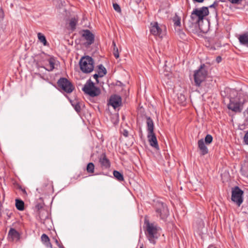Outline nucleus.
Returning a JSON list of instances; mask_svg holds the SVG:
<instances>
[{"label": "nucleus", "mask_w": 248, "mask_h": 248, "mask_svg": "<svg viewBox=\"0 0 248 248\" xmlns=\"http://www.w3.org/2000/svg\"><path fill=\"white\" fill-rule=\"evenodd\" d=\"M209 11L207 7H203L200 9H195L192 12L191 18L193 23H197L199 25L201 30L205 32L202 23L203 22V18L208 15Z\"/></svg>", "instance_id": "1"}, {"label": "nucleus", "mask_w": 248, "mask_h": 248, "mask_svg": "<svg viewBox=\"0 0 248 248\" xmlns=\"http://www.w3.org/2000/svg\"><path fill=\"white\" fill-rule=\"evenodd\" d=\"M145 224L146 228L145 232L146 236L150 242L154 245L159 236L158 232L159 228L154 223H150L147 220L145 221Z\"/></svg>", "instance_id": "2"}, {"label": "nucleus", "mask_w": 248, "mask_h": 248, "mask_svg": "<svg viewBox=\"0 0 248 248\" xmlns=\"http://www.w3.org/2000/svg\"><path fill=\"white\" fill-rule=\"evenodd\" d=\"M81 71L85 74L91 73L94 69V61L89 56L82 57L79 62Z\"/></svg>", "instance_id": "3"}, {"label": "nucleus", "mask_w": 248, "mask_h": 248, "mask_svg": "<svg viewBox=\"0 0 248 248\" xmlns=\"http://www.w3.org/2000/svg\"><path fill=\"white\" fill-rule=\"evenodd\" d=\"M82 90L85 94L92 97L98 96L101 93L100 89L91 79L87 81Z\"/></svg>", "instance_id": "4"}, {"label": "nucleus", "mask_w": 248, "mask_h": 248, "mask_svg": "<svg viewBox=\"0 0 248 248\" xmlns=\"http://www.w3.org/2000/svg\"><path fill=\"white\" fill-rule=\"evenodd\" d=\"M207 75V71L205 68V65H201L200 68L194 72V79L195 85L199 86Z\"/></svg>", "instance_id": "5"}, {"label": "nucleus", "mask_w": 248, "mask_h": 248, "mask_svg": "<svg viewBox=\"0 0 248 248\" xmlns=\"http://www.w3.org/2000/svg\"><path fill=\"white\" fill-rule=\"evenodd\" d=\"M155 212L156 216L163 220L166 219L169 215V212L167 206L162 202L156 203Z\"/></svg>", "instance_id": "6"}, {"label": "nucleus", "mask_w": 248, "mask_h": 248, "mask_svg": "<svg viewBox=\"0 0 248 248\" xmlns=\"http://www.w3.org/2000/svg\"><path fill=\"white\" fill-rule=\"evenodd\" d=\"M244 192L238 186H236L232 189L231 199L239 206L243 202V195Z\"/></svg>", "instance_id": "7"}, {"label": "nucleus", "mask_w": 248, "mask_h": 248, "mask_svg": "<svg viewBox=\"0 0 248 248\" xmlns=\"http://www.w3.org/2000/svg\"><path fill=\"white\" fill-rule=\"evenodd\" d=\"M165 27L162 24H158L157 22L151 23L150 32L155 36L159 38H162L164 35V30Z\"/></svg>", "instance_id": "8"}, {"label": "nucleus", "mask_w": 248, "mask_h": 248, "mask_svg": "<svg viewBox=\"0 0 248 248\" xmlns=\"http://www.w3.org/2000/svg\"><path fill=\"white\" fill-rule=\"evenodd\" d=\"M58 86L64 92L70 93L74 89L72 83L66 78H62L58 81Z\"/></svg>", "instance_id": "9"}, {"label": "nucleus", "mask_w": 248, "mask_h": 248, "mask_svg": "<svg viewBox=\"0 0 248 248\" xmlns=\"http://www.w3.org/2000/svg\"><path fill=\"white\" fill-rule=\"evenodd\" d=\"M246 100L242 101H236L231 100L230 103L228 104V108L235 112H241L243 108V105L247 103Z\"/></svg>", "instance_id": "10"}, {"label": "nucleus", "mask_w": 248, "mask_h": 248, "mask_svg": "<svg viewBox=\"0 0 248 248\" xmlns=\"http://www.w3.org/2000/svg\"><path fill=\"white\" fill-rule=\"evenodd\" d=\"M108 104L114 108H116L121 105L122 98L118 95H112L109 99Z\"/></svg>", "instance_id": "11"}, {"label": "nucleus", "mask_w": 248, "mask_h": 248, "mask_svg": "<svg viewBox=\"0 0 248 248\" xmlns=\"http://www.w3.org/2000/svg\"><path fill=\"white\" fill-rule=\"evenodd\" d=\"M82 37L86 40L87 46L91 45L94 42V35L88 30H83L82 34Z\"/></svg>", "instance_id": "12"}, {"label": "nucleus", "mask_w": 248, "mask_h": 248, "mask_svg": "<svg viewBox=\"0 0 248 248\" xmlns=\"http://www.w3.org/2000/svg\"><path fill=\"white\" fill-rule=\"evenodd\" d=\"M147 138L150 145L155 148L158 149L159 146L155 134L154 133H148Z\"/></svg>", "instance_id": "13"}, {"label": "nucleus", "mask_w": 248, "mask_h": 248, "mask_svg": "<svg viewBox=\"0 0 248 248\" xmlns=\"http://www.w3.org/2000/svg\"><path fill=\"white\" fill-rule=\"evenodd\" d=\"M198 148L200 150V154L201 155H204L208 154V149L207 146H206V143H204L203 139H200V140H198Z\"/></svg>", "instance_id": "14"}, {"label": "nucleus", "mask_w": 248, "mask_h": 248, "mask_svg": "<svg viewBox=\"0 0 248 248\" xmlns=\"http://www.w3.org/2000/svg\"><path fill=\"white\" fill-rule=\"evenodd\" d=\"M8 237L10 241H18L20 238L19 233L14 229L11 228L8 232Z\"/></svg>", "instance_id": "15"}, {"label": "nucleus", "mask_w": 248, "mask_h": 248, "mask_svg": "<svg viewBox=\"0 0 248 248\" xmlns=\"http://www.w3.org/2000/svg\"><path fill=\"white\" fill-rule=\"evenodd\" d=\"M238 39L241 45L248 47V32L239 35Z\"/></svg>", "instance_id": "16"}, {"label": "nucleus", "mask_w": 248, "mask_h": 248, "mask_svg": "<svg viewBox=\"0 0 248 248\" xmlns=\"http://www.w3.org/2000/svg\"><path fill=\"white\" fill-rule=\"evenodd\" d=\"M99 162L102 166L105 168H108L110 167V163L109 160L107 158L105 154H102L99 158Z\"/></svg>", "instance_id": "17"}, {"label": "nucleus", "mask_w": 248, "mask_h": 248, "mask_svg": "<svg viewBox=\"0 0 248 248\" xmlns=\"http://www.w3.org/2000/svg\"><path fill=\"white\" fill-rule=\"evenodd\" d=\"M181 17L178 16L177 14H175V16L172 18V21L174 23V26L175 30H180V27L181 26Z\"/></svg>", "instance_id": "18"}, {"label": "nucleus", "mask_w": 248, "mask_h": 248, "mask_svg": "<svg viewBox=\"0 0 248 248\" xmlns=\"http://www.w3.org/2000/svg\"><path fill=\"white\" fill-rule=\"evenodd\" d=\"M146 124L147 125V131L148 133H153L154 125L153 120L150 117H147L146 120Z\"/></svg>", "instance_id": "19"}, {"label": "nucleus", "mask_w": 248, "mask_h": 248, "mask_svg": "<svg viewBox=\"0 0 248 248\" xmlns=\"http://www.w3.org/2000/svg\"><path fill=\"white\" fill-rule=\"evenodd\" d=\"M41 240L43 243L47 247L52 248V245L50 242V239L48 237V236L43 233L41 236Z\"/></svg>", "instance_id": "20"}, {"label": "nucleus", "mask_w": 248, "mask_h": 248, "mask_svg": "<svg viewBox=\"0 0 248 248\" xmlns=\"http://www.w3.org/2000/svg\"><path fill=\"white\" fill-rule=\"evenodd\" d=\"M97 73L100 78L103 77L107 74L106 69L103 65L100 64L98 66Z\"/></svg>", "instance_id": "21"}, {"label": "nucleus", "mask_w": 248, "mask_h": 248, "mask_svg": "<svg viewBox=\"0 0 248 248\" xmlns=\"http://www.w3.org/2000/svg\"><path fill=\"white\" fill-rule=\"evenodd\" d=\"M37 36L39 41L42 43L44 46H47V42L46 40L45 36L44 34L41 32H39L37 33Z\"/></svg>", "instance_id": "22"}, {"label": "nucleus", "mask_w": 248, "mask_h": 248, "mask_svg": "<svg viewBox=\"0 0 248 248\" xmlns=\"http://www.w3.org/2000/svg\"><path fill=\"white\" fill-rule=\"evenodd\" d=\"M16 208L20 211H22L24 209V203L20 200H16Z\"/></svg>", "instance_id": "23"}, {"label": "nucleus", "mask_w": 248, "mask_h": 248, "mask_svg": "<svg viewBox=\"0 0 248 248\" xmlns=\"http://www.w3.org/2000/svg\"><path fill=\"white\" fill-rule=\"evenodd\" d=\"M113 175L114 177L119 181H123L124 179V176L122 173L120 172L117 170H114L113 172Z\"/></svg>", "instance_id": "24"}, {"label": "nucleus", "mask_w": 248, "mask_h": 248, "mask_svg": "<svg viewBox=\"0 0 248 248\" xmlns=\"http://www.w3.org/2000/svg\"><path fill=\"white\" fill-rule=\"evenodd\" d=\"M55 59L53 58H50L48 59V62L49 65V68L46 69L48 71H52L54 68Z\"/></svg>", "instance_id": "25"}, {"label": "nucleus", "mask_w": 248, "mask_h": 248, "mask_svg": "<svg viewBox=\"0 0 248 248\" xmlns=\"http://www.w3.org/2000/svg\"><path fill=\"white\" fill-rule=\"evenodd\" d=\"M78 23V20L75 18H72L69 23V26L72 30H74L76 29V27L77 24Z\"/></svg>", "instance_id": "26"}, {"label": "nucleus", "mask_w": 248, "mask_h": 248, "mask_svg": "<svg viewBox=\"0 0 248 248\" xmlns=\"http://www.w3.org/2000/svg\"><path fill=\"white\" fill-rule=\"evenodd\" d=\"M112 46H113V55H114V57L116 59H117L119 57L118 48L116 46V44L114 41H113V42H112Z\"/></svg>", "instance_id": "27"}, {"label": "nucleus", "mask_w": 248, "mask_h": 248, "mask_svg": "<svg viewBox=\"0 0 248 248\" xmlns=\"http://www.w3.org/2000/svg\"><path fill=\"white\" fill-rule=\"evenodd\" d=\"M94 170V165L93 163H89L87 166L86 170L88 173H93Z\"/></svg>", "instance_id": "28"}, {"label": "nucleus", "mask_w": 248, "mask_h": 248, "mask_svg": "<svg viewBox=\"0 0 248 248\" xmlns=\"http://www.w3.org/2000/svg\"><path fill=\"white\" fill-rule=\"evenodd\" d=\"M213 141V137L210 134H207L205 137L204 143H206V145H209L212 143Z\"/></svg>", "instance_id": "29"}, {"label": "nucleus", "mask_w": 248, "mask_h": 248, "mask_svg": "<svg viewBox=\"0 0 248 248\" xmlns=\"http://www.w3.org/2000/svg\"><path fill=\"white\" fill-rule=\"evenodd\" d=\"M72 105L77 112H79L80 111L81 108L78 102H77V101L76 102H74L72 103Z\"/></svg>", "instance_id": "30"}, {"label": "nucleus", "mask_w": 248, "mask_h": 248, "mask_svg": "<svg viewBox=\"0 0 248 248\" xmlns=\"http://www.w3.org/2000/svg\"><path fill=\"white\" fill-rule=\"evenodd\" d=\"M113 7L114 9L117 12H121V8H120V6L117 3H113Z\"/></svg>", "instance_id": "31"}, {"label": "nucleus", "mask_w": 248, "mask_h": 248, "mask_svg": "<svg viewBox=\"0 0 248 248\" xmlns=\"http://www.w3.org/2000/svg\"><path fill=\"white\" fill-rule=\"evenodd\" d=\"M122 134L125 137H127L128 136V132L127 130L123 129L121 131Z\"/></svg>", "instance_id": "32"}, {"label": "nucleus", "mask_w": 248, "mask_h": 248, "mask_svg": "<svg viewBox=\"0 0 248 248\" xmlns=\"http://www.w3.org/2000/svg\"><path fill=\"white\" fill-rule=\"evenodd\" d=\"M244 140L245 143L248 145V130L247 131L244 137Z\"/></svg>", "instance_id": "33"}, {"label": "nucleus", "mask_w": 248, "mask_h": 248, "mask_svg": "<svg viewBox=\"0 0 248 248\" xmlns=\"http://www.w3.org/2000/svg\"><path fill=\"white\" fill-rule=\"evenodd\" d=\"M217 5H218V2L217 1H215L212 5L209 6V7L210 8H215Z\"/></svg>", "instance_id": "34"}, {"label": "nucleus", "mask_w": 248, "mask_h": 248, "mask_svg": "<svg viewBox=\"0 0 248 248\" xmlns=\"http://www.w3.org/2000/svg\"><path fill=\"white\" fill-rule=\"evenodd\" d=\"M93 77L96 79L97 82H98V78L100 77V75L98 74H95L93 75Z\"/></svg>", "instance_id": "35"}, {"label": "nucleus", "mask_w": 248, "mask_h": 248, "mask_svg": "<svg viewBox=\"0 0 248 248\" xmlns=\"http://www.w3.org/2000/svg\"><path fill=\"white\" fill-rule=\"evenodd\" d=\"M244 115L247 117V119H248V108L247 109L244 111Z\"/></svg>", "instance_id": "36"}, {"label": "nucleus", "mask_w": 248, "mask_h": 248, "mask_svg": "<svg viewBox=\"0 0 248 248\" xmlns=\"http://www.w3.org/2000/svg\"><path fill=\"white\" fill-rule=\"evenodd\" d=\"M194 2L201 3L204 0H192Z\"/></svg>", "instance_id": "37"}, {"label": "nucleus", "mask_w": 248, "mask_h": 248, "mask_svg": "<svg viewBox=\"0 0 248 248\" xmlns=\"http://www.w3.org/2000/svg\"><path fill=\"white\" fill-rule=\"evenodd\" d=\"M221 60V58L219 56L217 57V62H219Z\"/></svg>", "instance_id": "38"}, {"label": "nucleus", "mask_w": 248, "mask_h": 248, "mask_svg": "<svg viewBox=\"0 0 248 248\" xmlns=\"http://www.w3.org/2000/svg\"><path fill=\"white\" fill-rule=\"evenodd\" d=\"M219 0L221 2H226L227 0Z\"/></svg>", "instance_id": "39"}, {"label": "nucleus", "mask_w": 248, "mask_h": 248, "mask_svg": "<svg viewBox=\"0 0 248 248\" xmlns=\"http://www.w3.org/2000/svg\"><path fill=\"white\" fill-rule=\"evenodd\" d=\"M45 186H46V183L44 184Z\"/></svg>", "instance_id": "40"}, {"label": "nucleus", "mask_w": 248, "mask_h": 248, "mask_svg": "<svg viewBox=\"0 0 248 248\" xmlns=\"http://www.w3.org/2000/svg\"><path fill=\"white\" fill-rule=\"evenodd\" d=\"M56 243H58V240H56Z\"/></svg>", "instance_id": "41"}, {"label": "nucleus", "mask_w": 248, "mask_h": 248, "mask_svg": "<svg viewBox=\"0 0 248 248\" xmlns=\"http://www.w3.org/2000/svg\"><path fill=\"white\" fill-rule=\"evenodd\" d=\"M140 248H142V247H140Z\"/></svg>", "instance_id": "42"}]
</instances>
